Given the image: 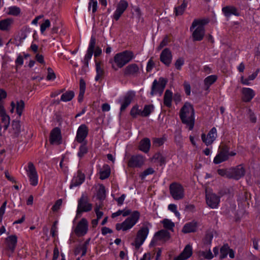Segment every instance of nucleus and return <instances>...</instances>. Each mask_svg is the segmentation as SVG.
Here are the masks:
<instances>
[{
  "instance_id": "50",
  "label": "nucleus",
  "mask_w": 260,
  "mask_h": 260,
  "mask_svg": "<svg viewBox=\"0 0 260 260\" xmlns=\"http://www.w3.org/2000/svg\"><path fill=\"white\" fill-rule=\"evenodd\" d=\"M1 117H2V122L4 123V129L6 130L8 128V127L10 124V117L7 114L3 115L1 116Z\"/></svg>"
},
{
  "instance_id": "22",
  "label": "nucleus",
  "mask_w": 260,
  "mask_h": 260,
  "mask_svg": "<svg viewBox=\"0 0 260 260\" xmlns=\"http://www.w3.org/2000/svg\"><path fill=\"white\" fill-rule=\"evenodd\" d=\"M11 109L10 112L13 113L14 112V109L16 108V111L17 114L18 115L19 117H20L22 114L23 110L24 109V102L22 100L17 101L15 102L12 101L11 103Z\"/></svg>"
},
{
  "instance_id": "3",
  "label": "nucleus",
  "mask_w": 260,
  "mask_h": 260,
  "mask_svg": "<svg viewBox=\"0 0 260 260\" xmlns=\"http://www.w3.org/2000/svg\"><path fill=\"white\" fill-rule=\"evenodd\" d=\"M140 214L138 211H134L132 215L127 217L121 223L116 224V229L117 231L122 230L126 231L132 228L138 222L140 218Z\"/></svg>"
},
{
  "instance_id": "42",
  "label": "nucleus",
  "mask_w": 260,
  "mask_h": 260,
  "mask_svg": "<svg viewBox=\"0 0 260 260\" xmlns=\"http://www.w3.org/2000/svg\"><path fill=\"white\" fill-rule=\"evenodd\" d=\"M21 13L20 9L16 6H12L8 8V12L7 14L9 15H12L14 16H18Z\"/></svg>"
},
{
  "instance_id": "4",
  "label": "nucleus",
  "mask_w": 260,
  "mask_h": 260,
  "mask_svg": "<svg viewBox=\"0 0 260 260\" xmlns=\"http://www.w3.org/2000/svg\"><path fill=\"white\" fill-rule=\"evenodd\" d=\"M207 22L206 20H194L193 21L190 29L191 30L192 28L197 27L192 33L194 41H201L203 39L205 34L204 25Z\"/></svg>"
},
{
  "instance_id": "52",
  "label": "nucleus",
  "mask_w": 260,
  "mask_h": 260,
  "mask_svg": "<svg viewBox=\"0 0 260 260\" xmlns=\"http://www.w3.org/2000/svg\"><path fill=\"white\" fill-rule=\"evenodd\" d=\"M95 44H96V39H95V37L92 36L90 38V42L89 44V46H88L87 50L93 52L94 48H95Z\"/></svg>"
},
{
  "instance_id": "58",
  "label": "nucleus",
  "mask_w": 260,
  "mask_h": 260,
  "mask_svg": "<svg viewBox=\"0 0 260 260\" xmlns=\"http://www.w3.org/2000/svg\"><path fill=\"white\" fill-rule=\"evenodd\" d=\"M62 202L61 199L57 200L55 203V204L52 207V211L54 212L58 211L62 205Z\"/></svg>"
},
{
  "instance_id": "12",
  "label": "nucleus",
  "mask_w": 260,
  "mask_h": 260,
  "mask_svg": "<svg viewBox=\"0 0 260 260\" xmlns=\"http://www.w3.org/2000/svg\"><path fill=\"white\" fill-rule=\"evenodd\" d=\"M26 172L30 184L32 186H36L38 183V175L36 169L32 162H28Z\"/></svg>"
},
{
  "instance_id": "8",
  "label": "nucleus",
  "mask_w": 260,
  "mask_h": 260,
  "mask_svg": "<svg viewBox=\"0 0 260 260\" xmlns=\"http://www.w3.org/2000/svg\"><path fill=\"white\" fill-rule=\"evenodd\" d=\"M229 150L230 147L226 145L220 146L218 153L214 158L213 162L219 164L229 159Z\"/></svg>"
},
{
  "instance_id": "43",
  "label": "nucleus",
  "mask_w": 260,
  "mask_h": 260,
  "mask_svg": "<svg viewBox=\"0 0 260 260\" xmlns=\"http://www.w3.org/2000/svg\"><path fill=\"white\" fill-rule=\"evenodd\" d=\"M217 79V77L216 75H210L205 79L204 83L205 85L207 86V89L216 81Z\"/></svg>"
},
{
  "instance_id": "2",
  "label": "nucleus",
  "mask_w": 260,
  "mask_h": 260,
  "mask_svg": "<svg viewBox=\"0 0 260 260\" xmlns=\"http://www.w3.org/2000/svg\"><path fill=\"white\" fill-rule=\"evenodd\" d=\"M134 57V54L132 51L125 50L116 54L113 59L110 60V63L112 64V69L117 71L118 68H122L130 62Z\"/></svg>"
},
{
  "instance_id": "17",
  "label": "nucleus",
  "mask_w": 260,
  "mask_h": 260,
  "mask_svg": "<svg viewBox=\"0 0 260 260\" xmlns=\"http://www.w3.org/2000/svg\"><path fill=\"white\" fill-rule=\"evenodd\" d=\"M245 171L242 165L237 166L236 168L230 169V178L239 180L245 175Z\"/></svg>"
},
{
  "instance_id": "1",
  "label": "nucleus",
  "mask_w": 260,
  "mask_h": 260,
  "mask_svg": "<svg viewBox=\"0 0 260 260\" xmlns=\"http://www.w3.org/2000/svg\"><path fill=\"white\" fill-rule=\"evenodd\" d=\"M180 118L182 122L192 130L194 125V110L193 106L185 103L180 111Z\"/></svg>"
},
{
  "instance_id": "13",
  "label": "nucleus",
  "mask_w": 260,
  "mask_h": 260,
  "mask_svg": "<svg viewBox=\"0 0 260 260\" xmlns=\"http://www.w3.org/2000/svg\"><path fill=\"white\" fill-rule=\"evenodd\" d=\"M217 136L216 128L213 127L210 130L207 135H206L205 134H202L201 139L207 146H209L213 143L217 138Z\"/></svg>"
},
{
  "instance_id": "53",
  "label": "nucleus",
  "mask_w": 260,
  "mask_h": 260,
  "mask_svg": "<svg viewBox=\"0 0 260 260\" xmlns=\"http://www.w3.org/2000/svg\"><path fill=\"white\" fill-rule=\"evenodd\" d=\"M218 174L223 177H225L228 178H230V169L224 170V169H218L217 170Z\"/></svg>"
},
{
  "instance_id": "40",
  "label": "nucleus",
  "mask_w": 260,
  "mask_h": 260,
  "mask_svg": "<svg viewBox=\"0 0 260 260\" xmlns=\"http://www.w3.org/2000/svg\"><path fill=\"white\" fill-rule=\"evenodd\" d=\"M95 66H96V75L95 77V80L96 81H99V80L101 79L104 75V70L102 68L101 66L100 62H95Z\"/></svg>"
},
{
  "instance_id": "47",
  "label": "nucleus",
  "mask_w": 260,
  "mask_h": 260,
  "mask_svg": "<svg viewBox=\"0 0 260 260\" xmlns=\"http://www.w3.org/2000/svg\"><path fill=\"white\" fill-rule=\"evenodd\" d=\"M229 246L228 244H224L221 248H220V258L223 259L228 254V252L229 251Z\"/></svg>"
},
{
  "instance_id": "35",
  "label": "nucleus",
  "mask_w": 260,
  "mask_h": 260,
  "mask_svg": "<svg viewBox=\"0 0 260 260\" xmlns=\"http://www.w3.org/2000/svg\"><path fill=\"white\" fill-rule=\"evenodd\" d=\"M12 132L14 136L17 137L21 132V125L19 120L13 121L12 124Z\"/></svg>"
},
{
  "instance_id": "59",
  "label": "nucleus",
  "mask_w": 260,
  "mask_h": 260,
  "mask_svg": "<svg viewBox=\"0 0 260 260\" xmlns=\"http://www.w3.org/2000/svg\"><path fill=\"white\" fill-rule=\"evenodd\" d=\"M7 205V201L3 203V205L0 208V223L2 221L3 216L5 212V209Z\"/></svg>"
},
{
  "instance_id": "39",
  "label": "nucleus",
  "mask_w": 260,
  "mask_h": 260,
  "mask_svg": "<svg viewBox=\"0 0 260 260\" xmlns=\"http://www.w3.org/2000/svg\"><path fill=\"white\" fill-rule=\"evenodd\" d=\"M152 161L154 162H159L160 165L166 163L165 157L160 153H155L152 158Z\"/></svg>"
},
{
  "instance_id": "37",
  "label": "nucleus",
  "mask_w": 260,
  "mask_h": 260,
  "mask_svg": "<svg viewBox=\"0 0 260 260\" xmlns=\"http://www.w3.org/2000/svg\"><path fill=\"white\" fill-rule=\"evenodd\" d=\"M154 107L153 105H146L144 106L143 110L142 111V117H148L154 111Z\"/></svg>"
},
{
  "instance_id": "10",
  "label": "nucleus",
  "mask_w": 260,
  "mask_h": 260,
  "mask_svg": "<svg viewBox=\"0 0 260 260\" xmlns=\"http://www.w3.org/2000/svg\"><path fill=\"white\" fill-rule=\"evenodd\" d=\"M92 204L88 202V197L86 195L82 194L79 199L77 207V213L83 212H88L92 209Z\"/></svg>"
},
{
  "instance_id": "15",
  "label": "nucleus",
  "mask_w": 260,
  "mask_h": 260,
  "mask_svg": "<svg viewBox=\"0 0 260 260\" xmlns=\"http://www.w3.org/2000/svg\"><path fill=\"white\" fill-rule=\"evenodd\" d=\"M140 73V69L136 63H132L123 69V74L126 77H136Z\"/></svg>"
},
{
  "instance_id": "62",
  "label": "nucleus",
  "mask_w": 260,
  "mask_h": 260,
  "mask_svg": "<svg viewBox=\"0 0 260 260\" xmlns=\"http://www.w3.org/2000/svg\"><path fill=\"white\" fill-rule=\"evenodd\" d=\"M57 223V221H55L53 223V224L52 226L50 233H51V234L52 235V237H55L56 235V233L57 232V226H56Z\"/></svg>"
},
{
  "instance_id": "38",
  "label": "nucleus",
  "mask_w": 260,
  "mask_h": 260,
  "mask_svg": "<svg viewBox=\"0 0 260 260\" xmlns=\"http://www.w3.org/2000/svg\"><path fill=\"white\" fill-rule=\"evenodd\" d=\"M74 95L75 94L73 91H68L61 95L60 100L64 102H69L73 99Z\"/></svg>"
},
{
  "instance_id": "54",
  "label": "nucleus",
  "mask_w": 260,
  "mask_h": 260,
  "mask_svg": "<svg viewBox=\"0 0 260 260\" xmlns=\"http://www.w3.org/2000/svg\"><path fill=\"white\" fill-rule=\"evenodd\" d=\"M50 26V22L49 19L45 20L44 22L41 25L40 30L42 34H43L47 28Z\"/></svg>"
},
{
  "instance_id": "9",
  "label": "nucleus",
  "mask_w": 260,
  "mask_h": 260,
  "mask_svg": "<svg viewBox=\"0 0 260 260\" xmlns=\"http://www.w3.org/2000/svg\"><path fill=\"white\" fill-rule=\"evenodd\" d=\"M206 200L207 204L211 208H217L220 202V198L212 192L209 189H206Z\"/></svg>"
},
{
  "instance_id": "45",
  "label": "nucleus",
  "mask_w": 260,
  "mask_h": 260,
  "mask_svg": "<svg viewBox=\"0 0 260 260\" xmlns=\"http://www.w3.org/2000/svg\"><path fill=\"white\" fill-rule=\"evenodd\" d=\"M161 222L165 229L173 231V228L175 226V224L171 220L168 219H164L163 220H162Z\"/></svg>"
},
{
  "instance_id": "28",
  "label": "nucleus",
  "mask_w": 260,
  "mask_h": 260,
  "mask_svg": "<svg viewBox=\"0 0 260 260\" xmlns=\"http://www.w3.org/2000/svg\"><path fill=\"white\" fill-rule=\"evenodd\" d=\"M155 238L157 240L166 242L170 239V234L167 230H161L155 233Z\"/></svg>"
},
{
  "instance_id": "20",
  "label": "nucleus",
  "mask_w": 260,
  "mask_h": 260,
  "mask_svg": "<svg viewBox=\"0 0 260 260\" xmlns=\"http://www.w3.org/2000/svg\"><path fill=\"white\" fill-rule=\"evenodd\" d=\"M17 243V237L12 235L5 239L6 248L12 253L14 252Z\"/></svg>"
},
{
  "instance_id": "24",
  "label": "nucleus",
  "mask_w": 260,
  "mask_h": 260,
  "mask_svg": "<svg viewBox=\"0 0 260 260\" xmlns=\"http://www.w3.org/2000/svg\"><path fill=\"white\" fill-rule=\"evenodd\" d=\"M241 92L242 101L244 102H249L255 96V92L250 88H243Z\"/></svg>"
},
{
  "instance_id": "11",
  "label": "nucleus",
  "mask_w": 260,
  "mask_h": 260,
  "mask_svg": "<svg viewBox=\"0 0 260 260\" xmlns=\"http://www.w3.org/2000/svg\"><path fill=\"white\" fill-rule=\"evenodd\" d=\"M145 160V157L142 155H133L129 158L127 166L128 167L133 168H141L144 165Z\"/></svg>"
},
{
  "instance_id": "60",
  "label": "nucleus",
  "mask_w": 260,
  "mask_h": 260,
  "mask_svg": "<svg viewBox=\"0 0 260 260\" xmlns=\"http://www.w3.org/2000/svg\"><path fill=\"white\" fill-rule=\"evenodd\" d=\"M248 111V114L250 121L252 123H255L256 122V117H255L254 113L252 111V110L250 109H249Z\"/></svg>"
},
{
  "instance_id": "5",
  "label": "nucleus",
  "mask_w": 260,
  "mask_h": 260,
  "mask_svg": "<svg viewBox=\"0 0 260 260\" xmlns=\"http://www.w3.org/2000/svg\"><path fill=\"white\" fill-rule=\"evenodd\" d=\"M170 194L175 200L182 199L184 197V190L183 186L179 183L174 182L169 186Z\"/></svg>"
},
{
  "instance_id": "56",
  "label": "nucleus",
  "mask_w": 260,
  "mask_h": 260,
  "mask_svg": "<svg viewBox=\"0 0 260 260\" xmlns=\"http://www.w3.org/2000/svg\"><path fill=\"white\" fill-rule=\"evenodd\" d=\"M93 53V52L88 50L87 51V53L84 59V63L86 67L88 66L89 60L91 59Z\"/></svg>"
},
{
  "instance_id": "29",
  "label": "nucleus",
  "mask_w": 260,
  "mask_h": 260,
  "mask_svg": "<svg viewBox=\"0 0 260 260\" xmlns=\"http://www.w3.org/2000/svg\"><path fill=\"white\" fill-rule=\"evenodd\" d=\"M150 139L145 138L140 142L139 149L144 153H147L150 150Z\"/></svg>"
},
{
  "instance_id": "46",
  "label": "nucleus",
  "mask_w": 260,
  "mask_h": 260,
  "mask_svg": "<svg viewBox=\"0 0 260 260\" xmlns=\"http://www.w3.org/2000/svg\"><path fill=\"white\" fill-rule=\"evenodd\" d=\"M142 110L139 109L138 105L134 106L131 110L130 114L134 118H137L138 116H141Z\"/></svg>"
},
{
  "instance_id": "21",
  "label": "nucleus",
  "mask_w": 260,
  "mask_h": 260,
  "mask_svg": "<svg viewBox=\"0 0 260 260\" xmlns=\"http://www.w3.org/2000/svg\"><path fill=\"white\" fill-rule=\"evenodd\" d=\"M85 178L84 174L81 170H78L72 180L70 188H72L80 185L84 181Z\"/></svg>"
},
{
  "instance_id": "41",
  "label": "nucleus",
  "mask_w": 260,
  "mask_h": 260,
  "mask_svg": "<svg viewBox=\"0 0 260 260\" xmlns=\"http://www.w3.org/2000/svg\"><path fill=\"white\" fill-rule=\"evenodd\" d=\"M103 168L104 170L100 172V178L102 180L108 178L110 174V169L108 165L104 166Z\"/></svg>"
},
{
  "instance_id": "14",
  "label": "nucleus",
  "mask_w": 260,
  "mask_h": 260,
  "mask_svg": "<svg viewBox=\"0 0 260 260\" xmlns=\"http://www.w3.org/2000/svg\"><path fill=\"white\" fill-rule=\"evenodd\" d=\"M88 231V222L85 218H82L77 224L74 230L75 234L78 237L85 235Z\"/></svg>"
},
{
  "instance_id": "18",
  "label": "nucleus",
  "mask_w": 260,
  "mask_h": 260,
  "mask_svg": "<svg viewBox=\"0 0 260 260\" xmlns=\"http://www.w3.org/2000/svg\"><path fill=\"white\" fill-rule=\"evenodd\" d=\"M127 7L128 3L126 1L121 0L117 6L116 9L113 16V18L118 20Z\"/></svg>"
},
{
  "instance_id": "33",
  "label": "nucleus",
  "mask_w": 260,
  "mask_h": 260,
  "mask_svg": "<svg viewBox=\"0 0 260 260\" xmlns=\"http://www.w3.org/2000/svg\"><path fill=\"white\" fill-rule=\"evenodd\" d=\"M133 97L131 94H127L123 98V101L121 103L120 111H124L126 108L130 105Z\"/></svg>"
},
{
  "instance_id": "44",
  "label": "nucleus",
  "mask_w": 260,
  "mask_h": 260,
  "mask_svg": "<svg viewBox=\"0 0 260 260\" xmlns=\"http://www.w3.org/2000/svg\"><path fill=\"white\" fill-rule=\"evenodd\" d=\"M97 197L100 200H103L106 197V189L103 184H101L97 192Z\"/></svg>"
},
{
  "instance_id": "36",
  "label": "nucleus",
  "mask_w": 260,
  "mask_h": 260,
  "mask_svg": "<svg viewBox=\"0 0 260 260\" xmlns=\"http://www.w3.org/2000/svg\"><path fill=\"white\" fill-rule=\"evenodd\" d=\"M213 235L212 233H207L204 239H203V247H210V245L211 244Z\"/></svg>"
},
{
  "instance_id": "61",
  "label": "nucleus",
  "mask_w": 260,
  "mask_h": 260,
  "mask_svg": "<svg viewBox=\"0 0 260 260\" xmlns=\"http://www.w3.org/2000/svg\"><path fill=\"white\" fill-rule=\"evenodd\" d=\"M163 138H154L153 141V144L156 146H160L164 143Z\"/></svg>"
},
{
  "instance_id": "6",
  "label": "nucleus",
  "mask_w": 260,
  "mask_h": 260,
  "mask_svg": "<svg viewBox=\"0 0 260 260\" xmlns=\"http://www.w3.org/2000/svg\"><path fill=\"white\" fill-rule=\"evenodd\" d=\"M149 231L147 225L143 226L138 231L134 244L136 249H138L143 244L148 235Z\"/></svg>"
},
{
  "instance_id": "32",
  "label": "nucleus",
  "mask_w": 260,
  "mask_h": 260,
  "mask_svg": "<svg viewBox=\"0 0 260 260\" xmlns=\"http://www.w3.org/2000/svg\"><path fill=\"white\" fill-rule=\"evenodd\" d=\"M205 250H200L198 255L200 257H203L207 259H211L214 256L212 254L210 247H204Z\"/></svg>"
},
{
  "instance_id": "48",
  "label": "nucleus",
  "mask_w": 260,
  "mask_h": 260,
  "mask_svg": "<svg viewBox=\"0 0 260 260\" xmlns=\"http://www.w3.org/2000/svg\"><path fill=\"white\" fill-rule=\"evenodd\" d=\"M154 173V169L152 168H149L146 169L145 170H144L143 172H142L140 174V177L141 178V179L142 180H144L147 176H148L149 175L153 174Z\"/></svg>"
},
{
  "instance_id": "51",
  "label": "nucleus",
  "mask_w": 260,
  "mask_h": 260,
  "mask_svg": "<svg viewBox=\"0 0 260 260\" xmlns=\"http://www.w3.org/2000/svg\"><path fill=\"white\" fill-rule=\"evenodd\" d=\"M91 7L92 8V13H95L97 10L98 7V2L96 0H89L88 7V10L89 11L90 10Z\"/></svg>"
},
{
  "instance_id": "49",
  "label": "nucleus",
  "mask_w": 260,
  "mask_h": 260,
  "mask_svg": "<svg viewBox=\"0 0 260 260\" xmlns=\"http://www.w3.org/2000/svg\"><path fill=\"white\" fill-rule=\"evenodd\" d=\"M87 151L88 149L86 144H82L79 147L78 156L81 158L87 153Z\"/></svg>"
},
{
  "instance_id": "31",
  "label": "nucleus",
  "mask_w": 260,
  "mask_h": 260,
  "mask_svg": "<svg viewBox=\"0 0 260 260\" xmlns=\"http://www.w3.org/2000/svg\"><path fill=\"white\" fill-rule=\"evenodd\" d=\"M173 93L170 90H166L164 97V104L170 108L172 106Z\"/></svg>"
},
{
  "instance_id": "19",
  "label": "nucleus",
  "mask_w": 260,
  "mask_h": 260,
  "mask_svg": "<svg viewBox=\"0 0 260 260\" xmlns=\"http://www.w3.org/2000/svg\"><path fill=\"white\" fill-rule=\"evenodd\" d=\"M88 129L85 124H81L78 128L76 140L78 143H82L87 136Z\"/></svg>"
},
{
  "instance_id": "16",
  "label": "nucleus",
  "mask_w": 260,
  "mask_h": 260,
  "mask_svg": "<svg viewBox=\"0 0 260 260\" xmlns=\"http://www.w3.org/2000/svg\"><path fill=\"white\" fill-rule=\"evenodd\" d=\"M50 142L51 144L58 145L61 143V135L59 128L55 127L50 132Z\"/></svg>"
},
{
  "instance_id": "25",
  "label": "nucleus",
  "mask_w": 260,
  "mask_h": 260,
  "mask_svg": "<svg viewBox=\"0 0 260 260\" xmlns=\"http://www.w3.org/2000/svg\"><path fill=\"white\" fill-rule=\"evenodd\" d=\"M192 255V248L189 245H187L183 251L174 260H185L188 258Z\"/></svg>"
},
{
  "instance_id": "57",
  "label": "nucleus",
  "mask_w": 260,
  "mask_h": 260,
  "mask_svg": "<svg viewBox=\"0 0 260 260\" xmlns=\"http://www.w3.org/2000/svg\"><path fill=\"white\" fill-rule=\"evenodd\" d=\"M47 71L48 75L47 76V79L48 80L55 79L56 78V76L53 70L50 68H48Z\"/></svg>"
},
{
  "instance_id": "27",
  "label": "nucleus",
  "mask_w": 260,
  "mask_h": 260,
  "mask_svg": "<svg viewBox=\"0 0 260 260\" xmlns=\"http://www.w3.org/2000/svg\"><path fill=\"white\" fill-rule=\"evenodd\" d=\"M222 12L224 14V16L229 18L232 15L235 16H239V13H238L237 9L234 6H226L222 8Z\"/></svg>"
},
{
  "instance_id": "23",
  "label": "nucleus",
  "mask_w": 260,
  "mask_h": 260,
  "mask_svg": "<svg viewBox=\"0 0 260 260\" xmlns=\"http://www.w3.org/2000/svg\"><path fill=\"white\" fill-rule=\"evenodd\" d=\"M160 60L167 66H169L172 60V55L168 48H165L161 52L160 55Z\"/></svg>"
},
{
  "instance_id": "7",
  "label": "nucleus",
  "mask_w": 260,
  "mask_h": 260,
  "mask_svg": "<svg viewBox=\"0 0 260 260\" xmlns=\"http://www.w3.org/2000/svg\"><path fill=\"white\" fill-rule=\"evenodd\" d=\"M167 81L164 78H159L157 81L156 79L154 80L151 87L150 95L153 96L156 93H159L160 95L162 93L166 87Z\"/></svg>"
},
{
  "instance_id": "34",
  "label": "nucleus",
  "mask_w": 260,
  "mask_h": 260,
  "mask_svg": "<svg viewBox=\"0 0 260 260\" xmlns=\"http://www.w3.org/2000/svg\"><path fill=\"white\" fill-rule=\"evenodd\" d=\"M187 5V2L186 0H183L181 5L178 7L175 8L174 12L176 16L181 15L184 13Z\"/></svg>"
},
{
  "instance_id": "64",
  "label": "nucleus",
  "mask_w": 260,
  "mask_h": 260,
  "mask_svg": "<svg viewBox=\"0 0 260 260\" xmlns=\"http://www.w3.org/2000/svg\"><path fill=\"white\" fill-rule=\"evenodd\" d=\"M86 88V84L83 79L80 80V92H85Z\"/></svg>"
},
{
  "instance_id": "30",
  "label": "nucleus",
  "mask_w": 260,
  "mask_h": 260,
  "mask_svg": "<svg viewBox=\"0 0 260 260\" xmlns=\"http://www.w3.org/2000/svg\"><path fill=\"white\" fill-rule=\"evenodd\" d=\"M13 19L11 18L0 21V29L3 31L8 30L13 23Z\"/></svg>"
},
{
  "instance_id": "55",
  "label": "nucleus",
  "mask_w": 260,
  "mask_h": 260,
  "mask_svg": "<svg viewBox=\"0 0 260 260\" xmlns=\"http://www.w3.org/2000/svg\"><path fill=\"white\" fill-rule=\"evenodd\" d=\"M184 63V60L182 57H180L178 58L175 62V68L178 70H180L181 69V67Z\"/></svg>"
},
{
  "instance_id": "63",
  "label": "nucleus",
  "mask_w": 260,
  "mask_h": 260,
  "mask_svg": "<svg viewBox=\"0 0 260 260\" xmlns=\"http://www.w3.org/2000/svg\"><path fill=\"white\" fill-rule=\"evenodd\" d=\"M125 198V195L124 194H123L119 198L115 199V200L117 202V205L119 206H121L123 204Z\"/></svg>"
},
{
  "instance_id": "26",
  "label": "nucleus",
  "mask_w": 260,
  "mask_h": 260,
  "mask_svg": "<svg viewBox=\"0 0 260 260\" xmlns=\"http://www.w3.org/2000/svg\"><path fill=\"white\" fill-rule=\"evenodd\" d=\"M198 226V223L196 221L186 223L183 227L182 232L184 233H189L196 231Z\"/></svg>"
}]
</instances>
